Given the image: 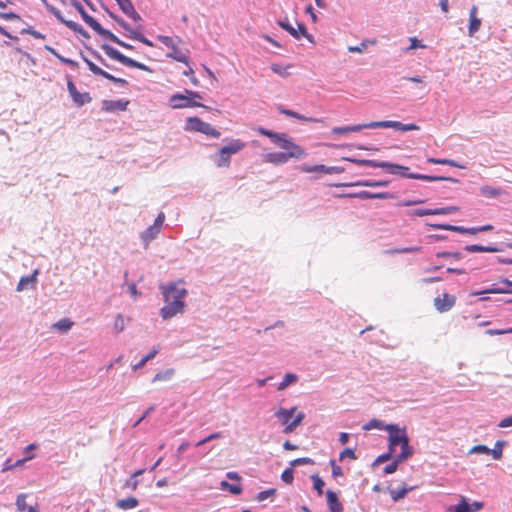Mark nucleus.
I'll use <instances>...</instances> for the list:
<instances>
[{
  "label": "nucleus",
  "instance_id": "1",
  "mask_svg": "<svg viewBox=\"0 0 512 512\" xmlns=\"http://www.w3.org/2000/svg\"><path fill=\"white\" fill-rule=\"evenodd\" d=\"M256 131L261 135L270 138L271 141L281 149L286 150L285 154L289 159H301L306 156V151L296 144L291 138H288L286 134L267 130L263 127H258Z\"/></svg>",
  "mask_w": 512,
  "mask_h": 512
},
{
  "label": "nucleus",
  "instance_id": "2",
  "mask_svg": "<svg viewBox=\"0 0 512 512\" xmlns=\"http://www.w3.org/2000/svg\"><path fill=\"white\" fill-rule=\"evenodd\" d=\"M385 430L389 434V450L395 452L396 447L399 445L401 452L399 453V460H407L412 454L413 450L409 445V438L405 428H399L397 425H386Z\"/></svg>",
  "mask_w": 512,
  "mask_h": 512
},
{
  "label": "nucleus",
  "instance_id": "3",
  "mask_svg": "<svg viewBox=\"0 0 512 512\" xmlns=\"http://www.w3.org/2000/svg\"><path fill=\"white\" fill-rule=\"evenodd\" d=\"M378 168H384L391 174H399L402 177H407L411 179H419L425 181H455V179L450 177L430 176L418 173H407V171L409 170L408 167L389 162H379Z\"/></svg>",
  "mask_w": 512,
  "mask_h": 512
},
{
  "label": "nucleus",
  "instance_id": "4",
  "mask_svg": "<svg viewBox=\"0 0 512 512\" xmlns=\"http://www.w3.org/2000/svg\"><path fill=\"white\" fill-rule=\"evenodd\" d=\"M196 99H202V96L192 90L185 89L183 94L176 93L169 98V104L173 109L193 108V107H204L201 103L197 102Z\"/></svg>",
  "mask_w": 512,
  "mask_h": 512
},
{
  "label": "nucleus",
  "instance_id": "5",
  "mask_svg": "<svg viewBox=\"0 0 512 512\" xmlns=\"http://www.w3.org/2000/svg\"><path fill=\"white\" fill-rule=\"evenodd\" d=\"M246 144L240 139H231L229 143L219 149L215 164L217 167L228 168L231 162V156L239 153L245 148Z\"/></svg>",
  "mask_w": 512,
  "mask_h": 512
},
{
  "label": "nucleus",
  "instance_id": "6",
  "mask_svg": "<svg viewBox=\"0 0 512 512\" xmlns=\"http://www.w3.org/2000/svg\"><path fill=\"white\" fill-rule=\"evenodd\" d=\"M81 15L83 17V20L85 23L92 28L96 33H98L100 36L108 38L109 40L113 41L114 43L126 48V49H132L133 46L121 41L117 36H115L112 32L109 30L104 29L101 24L92 16L88 15L83 9L81 10Z\"/></svg>",
  "mask_w": 512,
  "mask_h": 512
},
{
  "label": "nucleus",
  "instance_id": "7",
  "mask_svg": "<svg viewBox=\"0 0 512 512\" xmlns=\"http://www.w3.org/2000/svg\"><path fill=\"white\" fill-rule=\"evenodd\" d=\"M185 130L191 132H200L213 138H219L221 135L220 131L196 116L187 118Z\"/></svg>",
  "mask_w": 512,
  "mask_h": 512
},
{
  "label": "nucleus",
  "instance_id": "8",
  "mask_svg": "<svg viewBox=\"0 0 512 512\" xmlns=\"http://www.w3.org/2000/svg\"><path fill=\"white\" fill-rule=\"evenodd\" d=\"M157 39L163 43L166 47L171 49V52L167 54L169 58H172L178 62L184 63L188 65V56L182 50L178 48L179 43H181V39L179 37H169L164 35H159Z\"/></svg>",
  "mask_w": 512,
  "mask_h": 512
},
{
  "label": "nucleus",
  "instance_id": "9",
  "mask_svg": "<svg viewBox=\"0 0 512 512\" xmlns=\"http://www.w3.org/2000/svg\"><path fill=\"white\" fill-rule=\"evenodd\" d=\"M102 49L108 57H110L113 60L119 61L125 66L137 68L143 71H149V68L145 64L123 55L118 50L114 49L109 45H102Z\"/></svg>",
  "mask_w": 512,
  "mask_h": 512
},
{
  "label": "nucleus",
  "instance_id": "10",
  "mask_svg": "<svg viewBox=\"0 0 512 512\" xmlns=\"http://www.w3.org/2000/svg\"><path fill=\"white\" fill-rule=\"evenodd\" d=\"M162 293L165 301H184L187 290L179 283H172L162 287Z\"/></svg>",
  "mask_w": 512,
  "mask_h": 512
},
{
  "label": "nucleus",
  "instance_id": "11",
  "mask_svg": "<svg viewBox=\"0 0 512 512\" xmlns=\"http://www.w3.org/2000/svg\"><path fill=\"white\" fill-rule=\"evenodd\" d=\"M84 61L85 63L87 64L89 70L95 74V75H98V76H102L116 84H121V85H128V82L123 79V78H117L115 76H113L112 74L106 72L105 70H103L102 68H100L99 66H97L95 63H93L91 60H89L88 58H84Z\"/></svg>",
  "mask_w": 512,
  "mask_h": 512
},
{
  "label": "nucleus",
  "instance_id": "12",
  "mask_svg": "<svg viewBox=\"0 0 512 512\" xmlns=\"http://www.w3.org/2000/svg\"><path fill=\"white\" fill-rule=\"evenodd\" d=\"M184 311V301H165L161 309L163 319H169Z\"/></svg>",
  "mask_w": 512,
  "mask_h": 512
},
{
  "label": "nucleus",
  "instance_id": "13",
  "mask_svg": "<svg viewBox=\"0 0 512 512\" xmlns=\"http://www.w3.org/2000/svg\"><path fill=\"white\" fill-rule=\"evenodd\" d=\"M67 89L73 102L78 106H83L84 104L90 103L92 100L88 92L80 93L71 80L67 82Z\"/></svg>",
  "mask_w": 512,
  "mask_h": 512
},
{
  "label": "nucleus",
  "instance_id": "14",
  "mask_svg": "<svg viewBox=\"0 0 512 512\" xmlns=\"http://www.w3.org/2000/svg\"><path fill=\"white\" fill-rule=\"evenodd\" d=\"M455 303L456 297L448 293H443L434 299L435 309L440 313L449 311Z\"/></svg>",
  "mask_w": 512,
  "mask_h": 512
},
{
  "label": "nucleus",
  "instance_id": "15",
  "mask_svg": "<svg viewBox=\"0 0 512 512\" xmlns=\"http://www.w3.org/2000/svg\"><path fill=\"white\" fill-rule=\"evenodd\" d=\"M341 196L342 197H350V198H358V199H362V200H365V199H390V198L394 197L393 194H391L389 192L374 193V192H370V191H366V190L354 192V193H347V194H343Z\"/></svg>",
  "mask_w": 512,
  "mask_h": 512
},
{
  "label": "nucleus",
  "instance_id": "16",
  "mask_svg": "<svg viewBox=\"0 0 512 512\" xmlns=\"http://www.w3.org/2000/svg\"><path fill=\"white\" fill-rule=\"evenodd\" d=\"M280 26L288 31L294 38L299 39L301 36L308 39L310 42H313V37L310 35L304 24L299 23L298 29H295V27H292L288 22H280Z\"/></svg>",
  "mask_w": 512,
  "mask_h": 512
},
{
  "label": "nucleus",
  "instance_id": "17",
  "mask_svg": "<svg viewBox=\"0 0 512 512\" xmlns=\"http://www.w3.org/2000/svg\"><path fill=\"white\" fill-rule=\"evenodd\" d=\"M128 104L127 100H103L101 109L107 113L125 111Z\"/></svg>",
  "mask_w": 512,
  "mask_h": 512
},
{
  "label": "nucleus",
  "instance_id": "18",
  "mask_svg": "<svg viewBox=\"0 0 512 512\" xmlns=\"http://www.w3.org/2000/svg\"><path fill=\"white\" fill-rule=\"evenodd\" d=\"M119 5L120 9L125 13L128 17L132 18L135 22L141 20V16L135 10L132 2L130 0H115Z\"/></svg>",
  "mask_w": 512,
  "mask_h": 512
},
{
  "label": "nucleus",
  "instance_id": "19",
  "mask_svg": "<svg viewBox=\"0 0 512 512\" xmlns=\"http://www.w3.org/2000/svg\"><path fill=\"white\" fill-rule=\"evenodd\" d=\"M477 11V6L473 5L469 12V36H473L480 29L481 26V19L477 16Z\"/></svg>",
  "mask_w": 512,
  "mask_h": 512
},
{
  "label": "nucleus",
  "instance_id": "20",
  "mask_svg": "<svg viewBox=\"0 0 512 512\" xmlns=\"http://www.w3.org/2000/svg\"><path fill=\"white\" fill-rule=\"evenodd\" d=\"M300 171L302 172H305V173H325V174H332L336 171V168L335 167H327L325 165H313V166H310V165H307V164H303L301 165L300 167Z\"/></svg>",
  "mask_w": 512,
  "mask_h": 512
},
{
  "label": "nucleus",
  "instance_id": "21",
  "mask_svg": "<svg viewBox=\"0 0 512 512\" xmlns=\"http://www.w3.org/2000/svg\"><path fill=\"white\" fill-rule=\"evenodd\" d=\"M326 498L330 512H343V505L335 492L328 490L326 492Z\"/></svg>",
  "mask_w": 512,
  "mask_h": 512
},
{
  "label": "nucleus",
  "instance_id": "22",
  "mask_svg": "<svg viewBox=\"0 0 512 512\" xmlns=\"http://www.w3.org/2000/svg\"><path fill=\"white\" fill-rule=\"evenodd\" d=\"M285 152H270L264 155V161L273 165H281L288 162Z\"/></svg>",
  "mask_w": 512,
  "mask_h": 512
},
{
  "label": "nucleus",
  "instance_id": "23",
  "mask_svg": "<svg viewBox=\"0 0 512 512\" xmlns=\"http://www.w3.org/2000/svg\"><path fill=\"white\" fill-rule=\"evenodd\" d=\"M138 499L135 497H128L125 499H119L116 502V507L122 510H130L134 509L138 506Z\"/></svg>",
  "mask_w": 512,
  "mask_h": 512
},
{
  "label": "nucleus",
  "instance_id": "24",
  "mask_svg": "<svg viewBox=\"0 0 512 512\" xmlns=\"http://www.w3.org/2000/svg\"><path fill=\"white\" fill-rule=\"evenodd\" d=\"M387 180H363L354 184H347L346 186H363V187H385L388 186Z\"/></svg>",
  "mask_w": 512,
  "mask_h": 512
},
{
  "label": "nucleus",
  "instance_id": "25",
  "mask_svg": "<svg viewBox=\"0 0 512 512\" xmlns=\"http://www.w3.org/2000/svg\"><path fill=\"white\" fill-rule=\"evenodd\" d=\"M415 487H407L405 484H403L401 489L395 490L391 489L389 490V494L394 502H397L401 499H403L409 491H412Z\"/></svg>",
  "mask_w": 512,
  "mask_h": 512
},
{
  "label": "nucleus",
  "instance_id": "26",
  "mask_svg": "<svg viewBox=\"0 0 512 512\" xmlns=\"http://www.w3.org/2000/svg\"><path fill=\"white\" fill-rule=\"evenodd\" d=\"M296 410V407H292L291 409H279L275 416L283 423V424H289V420L292 418L294 412Z\"/></svg>",
  "mask_w": 512,
  "mask_h": 512
},
{
  "label": "nucleus",
  "instance_id": "27",
  "mask_svg": "<svg viewBox=\"0 0 512 512\" xmlns=\"http://www.w3.org/2000/svg\"><path fill=\"white\" fill-rule=\"evenodd\" d=\"M366 128V124H358L353 126L335 127L332 129L334 134H347L349 132H358Z\"/></svg>",
  "mask_w": 512,
  "mask_h": 512
},
{
  "label": "nucleus",
  "instance_id": "28",
  "mask_svg": "<svg viewBox=\"0 0 512 512\" xmlns=\"http://www.w3.org/2000/svg\"><path fill=\"white\" fill-rule=\"evenodd\" d=\"M160 231L161 229L157 227V225L153 224L141 234V238L145 242H150L160 233Z\"/></svg>",
  "mask_w": 512,
  "mask_h": 512
},
{
  "label": "nucleus",
  "instance_id": "29",
  "mask_svg": "<svg viewBox=\"0 0 512 512\" xmlns=\"http://www.w3.org/2000/svg\"><path fill=\"white\" fill-rule=\"evenodd\" d=\"M480 193L484 197L495 198L500 196L503 193V191L500 188L485 185L480 188Z\"/></svg>",
  "mask_w": 512,
  "mask_h": 512
},
{
  "label": "nucleus",
  "instance_id": "30",
  "mask_svg": "<svg viewBox=\"0 0 512 512\" xmlns=\"http://www.w3.org/2000/svg\"><path fill=\"white\" fill-rule=\"evenodd\" d=\"M465 250L468 252H499L500 249L494 246H482V245H467Z\"/></svg>",
  "mask_w": 512,
  "mask_h": 512
},
{
  "label": "nucleus",
  "instance_id": "31",
  "mask_svg": "<svg viewBox=\"0 0 512 512\" xmlns=\"http://www.w3.org/2000/svg\"><path fill=\"white\" fill-rule=\"evenodd\" d=\"M427 162L432 163V164L448 165V166L457 167L460 169L464 168V166L458 164L456 161H454L452 159H442V158L430 157L427 159Z\"/></svg>",
  "mask_w": 512,
  "mask_h": 512
},
{
  "label": "nucleus",
  "instance_id": "32",
  "mask_svg": "<svg viewBox=\"0 0 512 512\" xmlns=\"http://www.w3.org/2000/svg\"><path fill=\"white\" fill-rule=\"evenodd\" d=\"M344 160L350 161L359 166H369V167L378 168V165H379V161L371 160V159H355V158L345 157Z\"/></svg>",
  "mask_w": 512,
  "mask_h": 512
},
{
  "label": "nucleus",
  "instance_id": "33",
  "mask_svg": "<svg viewBox=\"0 0 512 512\" xmlns=\"http://www.w3.org/2000/svg\"><path fill=\"white\" fill-rule=\"evenodd\" d=\"M220 488L222 490H227L234 495H239L242 493V487L240 485V482H238V484H230L227 481H222L220 483Z\"/></svg>",
  "mask_w": 512,
  "mask_h": 512
},
{
  "label": "nucleus",
  "instance_id": "34",
  "mask_svg": "<svg viewBox=\"0 0 512 512\" xmlns=\"http://www.w3.org/2000/svg\"><path fill=\"white\" fill-rule=\"evenodd\" d=\"M391 128L395 129V130H398V131H402V132H405V131H413V130H418L419 127L416 125V124H403L401 122H398V121H392V125H391Z\"/></svg>",
  "mask_w": 512,
  "mask_h": 512
},
{
  "label": "nucleus",
  "instance_id": "35",
  "mask_svg": "<svg viewBox=\"0 0 512 512\" xmlns=\"http://www.w3.org/2000/svg\"><path fill=\"white\" fill-rule=\"evenodd\" d=\"M38 274V271L35 270L34 273L30 276L22 277L17 285V291L24 290L29 283H33L36 281V276Z\"/></svg>",
  "mask_w": 512,
  "mask_h": 512
},
{
  "label": "nucleus",
  "instance_id": "36",
  "mask_svg": "<svg viewBox=\"0 0 512 512\" xmlns=\"http://www.w3.org/2000/svg\"><path fill=\"white\" fill-rule=\"evenodd\" d=\"M305 415L304 413L300 412L293 421H291L284 429L285 433H291L295 430V428L300 425L302 420L304 419Z\"/></svg>",
  "mask_w": 512,
  "mask_h": 512
},
{
  "label": "nucleus",
  "instance_id": "37",
  "mask_svg": "<svg viewBox=\"0 0 512 512\" xmlns=\"http://www.w3.org/2000/svg\"><path fill=\"white\" fill-rule=\"evenodd\" d=\"M174 373H175V371L172 368L167 369L165 371L158 372L155 375V377L153 378V381L154 382H156V381H168V380H170L173 377Z\"/></svg>",
  "mask_w": 512,
  "mask_h": 512
},
{
  "label": "nucleus",
  "instance_id": "38",
  "mask_svg": "<svg viewBox=\"0 0 512 512\" xmlns=\"http://www.w3.org/2000/svg\"><path fill=\"white\" fill-rule=\"evenodd\" d=\"M157 353H158V349L153 348L145 357H143L140 360V362H138L137 364H135L133 366V370L142 368L149 360L153 359L157 355Z\"/></svg>",
  "mask_w": 512,
  "mask_h": 512
},
{
  "label": "nucleus",
  "instance_id": "39",
  "mask_svg": "<svg viewBox=\"0 0 512 512\" xmlns=\"http://www.w3.org/2000/svg\"><path fill=\"white\" fill-rule=\"evenodd\" d=\"M431 227L435 229H442L447 231H455L464 234V227L454 226L450 224H431Z\"/></svg>",
  "mask_w": 512,
  "mask_h": 512
},
{
  "label": "nucleus",
  "instance_id": "40",
  "mask_svg": "<svg viewBox=\"0 0 512 512\" xmlns=\"http://www.w3.org/2000/svg\"><path fill=\"white\" fill-rule=\"evenodd\" d=\"M297 378H298L297 375H295L293 373H287L285 375L284 379L282 380V382L279 384L278 390H284L290 384H292L295 381H297Z\"/></svg>",
  "mask_w": 512,
  "mask_h": 512
},
{
  "label": "nucleus",
  "instance_id": "41",
  "mask_svg": "<svg viewBox=\"0 0 512 512\" xmlns=\"http://www.w3.org/2000/svg\"><path fill=\"white\" fill-rule=\"evenodd\" d=\"M311 479L313 481V487L317 491L318 495L321 496L323 494V487L325 485L324 481L318 475H312Z\"/></svg>",
  "mask_w": 512,
  "mask_h": 512
},
{
  "label": "nucleus",
  "instance_id": "42",
  "mask_svg": "<svg viewBox=\"0 0 512 512\" xmlns=\"http://www.w3.org/2000/svg\"><path fill=\"white\" fill-rule=\"evenodd\" d=\"M457 211H459V207L448 206V207L433 209V215H448V214H452Z\"/></svg>",
  "mask_w": 512,
  "mask_h": 512
},
{
  "label": "nucleus",
  "instance_id": "43",
  "mask_svg": "<svg viewBox=\"0 0 512 512\" xmlns=\"http://www.w3.org/2000/svg\"><path fill=\"white\" fill-rule=\"evenodd\" d=\"M54 15L57 17V19H59L62 23H64L70 29H72L74 31H80L81 30V27L77 23H75L73 21H67V20L63 19V17L61 16L59 11H55Z\"/></svg>",
  "mask_w": 512,
  "mask_h": 512
},
{
  "label": "nucleus",
  "instance_id": "44",
  "mask_svg": "<svg viewBox=\"0 0 512 512\" xmlns=\"http://www.w3.org/2000/svg\"><path fill=\"white\" fill-rule=\"evenodd\" d=\"M453 512H470V506L465 497L461 498V501L452 508Z\"/></svg>",
  "mask_w": 512,
  "mask_h": 512
},
{
  "label": "nucleus",
  "instance_id": "45",
  "mask_svg": "<svg viewBox=\"0 0 512 512\" xmlns=\"http://www.w3.org/2000/svg\"><path fill=\"white\" fill-rule=\"evenodd\" d=\"M16 505L19 511L21 512H29L31 507H28L26 504V496L24 494H20L16 499Z\"/></svg>",
  "mask_w": 512,
  "mask_h": 512
},
{
  "label": "nucleus",
  "instance_id": "46",
  "mask_svg": "<svg viewBox=\"0 0 512 512\" xmlns=\"http://www.w3.org/2000/svg\"><path fill=\"white\" fill-rule=\"evenodd\" d=\"M289 68H290V66L284 67V66H281V65L275 64V63H273L271 65V70L275 74H278V75H280L282 77H287L289 75V72H288Z\"/></svg>",
  "mask_w": 512,
  "mask_h": 512
},
{
  "label": "nucleus",
  "instance_id": "47",
  "mask_svg": "<svg viewBox=\"0 0 512 512\" xmlns=\"http://www.w3.org/2000/svg\"><path fill=\"white\" fill-rule=\"evenodd\" d=\"M503 445L504 442L498 441L496 442L494 449H490V454L494 459L499 460L502 457Z\"/></svg>",
  "mask_w": 512,
  "mask_h": 512
},
{
  "label": "nucleus",
  "instance_id": "48",
  "mask_svg": "<svg viewBox=\"0 0 512 512\" xmlns=\"http://www.w3.org/2000/svg\"><path fill=\"white\" fill-rule=\"evenodd\" d=\"M276 494V489L271 488L264 491H261L257 494L256 499L259 502H262L270 497H273Z\"/></svg>",
  "mask_w": 512,
  "mask_h": 512
},
{
  "label": "nucleus",
  "instance_id": "49",
  "mask_svg": "<svg viewBox=\"0 0 512 512\" xmlns=\"http://www.w3.org/2000/svg\"><path fill=\"white\" fill-rule=\"evenodd\" d=\"M385 426L381 421L377 419H372L368 423H366L363 426L364 430H371V429H385Z\"/></svg>",
  "mask_w": 512,
  "mask_h": 512
},
{
  "label": "nucleus",
  "instance_id": "50",
  "mask_svg": "<svg viewBox=\"0 0 512 512\" xmlns=\"http://www.w3.org/2000/svg\"><path fill=\"white\" fill-rule=\"evenodd\" d=\"M403 461L404 460H399V454L396 455L395 460L384 468V473L385 474L394 473L397 470L399 463H401Z\"/></svg>",
  "mask_w": 512,
  "mask_h": 512
},
{
  "label": "nucleus",
  "instance_id": "51",
  "mask_svg": "<svg viewBox=\"0 0 512 512\" xmlns=\"http://www.w3.org/2000/svg\"><path fill=\"white\" fill-rule=\"evenodd\" d=\"M392 121H376L366 124V128H391Z\"/></svg>",
  "mask_w": 512,
  "mask_h": 512
},
{
  "label": "nucleus",
  "instance_id": "52",
  "mask_svg": "<svg viewBox=\"0 0 512 512\" xmlns=\"http://www.w3.org/2000/svg\"><path fill=\"white\" fill-rule=\"evenodd\" d=\"M131 38L134 40L140 41L141 43H143L147 46H150V47L153 46V43L149 39H147L145 36H143L142 34L136 32V31H131Z\"/></svg>",
  "mask_w": 512,
  "mask_h": 512
},
{
  "label": "nucleus",
  "instance_id": "53",
  "mask_svg": "<svg viewBox=\"0 0 512 512\" xmlns=\"http://www.w3.org/2000/svg\"><path fill=\"white\" fill-rule=\"evenodd\" d=\"M72 324L73 323L69 319L64 318L59 320L54 326L61 331H68Z\"/></svg>",
  "mask_w": 512,
  "mask_h": 512
},
{
  "label": "nucleus",
  "instance_id": "54",
  "mask_svg": "<svg viewBox=\"0 0 512 512\" xmlns=\"http://www.w3.org/2000/svg\"><path fill=\"white\" fill-rule=\"evenodd\" d=\"M221 437H222V434L220 432L212 433V434L208 435L207 437L203 438L202 440L198 441L196 443V447L202 446V445L206 444L209 441H212V440H215V439H219Z\"/></svg>",
  "mask_w": 512,
  "mask_h": 512
},
{
  "label": "nucleus",
  "instance_id": "55",
  "mask_svg": "<svg viewBox=\"0 0 512 512\" xmlns=\"http://www.w3.org/2000/svg\"><path fill=\"white\" fill-rule=\"evenodd\" d=\"M339 458H340V460H343L345 458H349L351 460H355L357 457H356L355 451L352 448H345L340 453Z\"/></svg>",
  "mask_w": 512,
  "mask_h": 512
},
{
  "label": "nucleus",
  "instance_id": "56",
  "mask_svg": "<svg viewBox=\"0 0 512 512\" xmlns=\"http://www.w3.org/2000/svg\"><path fill=\"white\" fill-rule=\"evenodd\" d=\"M114 328L117 330V332H122L125 329V321L122 315H117L114 321Z\"/></svg>",
  "mask_w": 512,
  "mask_h": 512
},
{
  "label": "nucleus",
  "instance_id": "57",
  "mask_svg": "<svg viewBox=\"0 0 512 512\" xmlns=\"http://www.w3.org/2000/svg\"><path fill=\"white\" fill-rule=\"evenodd\" d=\"M469 453L470 454H474V453L490 454V449L485 445H476L470 449Z\"/></svg>",
  "mask_w": 512,
  "mask_h": 512
},
{
  "label": "nucleus",
  "instance_id": "58",
  "mask_svg": "<svg viewBox=\"0 0 512 512\" xmlns=\"http://www.w3.org/2000/svg\"><path fill=\"white\" fill-rule=\"evenodd\" d=\"M313 460L311 458H308V457H302V458H297L293 461L290 462L291 466H299V465H305V464H313Z\"/></svg>",
  "mask_w": 512,
  "mask_h": 512
},
{
  "label": "nucleus",
  "instance_id": "59",
  "mask_svg": "<svg viewBox=\"0 0 512 512\" xmlns=\"http://www.w3.org/2000/svg\"><path fill=\"white\" fill-rule=\"evenodd\" d=\"M512 333V328L507 329H489L486 331V334L488 335H504V334H510Z\"/></svg>",
  "mask_w": 512,
  "mask_h": 512
},
{
  "label": "nucleus",
  "instance_id": "60",
  "mask_svg": "<svg viewBox=\"0 0 512 512\" xmlns=\"http://www.w3.org/2000/svg\"><path fill=\"white\" fill-rule=\"evenodd\" d=\"M421 247L419 246H411V247H404V248H398L395 249L394 252L396 253H414V252H420Z\"/></svg>",
  "mask_w": 512,
  "mask_h": 512
},
{
  "label": "nucleus",
  "instance_id": "61",
  "mask_svg": "<svg viewBox=\"0 0 512 512\" xmlns=\"http://www.w3.org/2000/svg\"><path fill=\"white\" fill-rule=\"evenodd\" d=\"M281 478L284 482L291 484L294 479L292 469L288 468V469L284 470L281 475Z\"/></svg>",
  "mask_w": 512,
  "mask_h": 512
},
{
  "label": "nucleus",
  "instance_id": "62",
  "mask_svg": "<svg viewBox=\"0 0 512 512\" xmlns=\"http://www.w3.org/2000/svg\"><path fill=\"white\" fill-rule=\"evenodd\" d=\"M113 18L124 30H126L128 32L129 37L131 38V31H134V30L130 27V25L121 18H118V17H113Z\"/></svg>",
  "mask_w": 512,
  "mask_h": 512
},
{
  "label": "nucleus",
  "instance_id": "63",
  "mask_svg": "<svg viewBox=\"0 0 512 512\" xmlns=\"http://www.w3.org/2000/svg\"><path fill=\"white\" fill-rule=\"evenodd\" d=\"M412 215L418 217L433 215V209H416L412 212Z\"/></svg>",
  "mask_w": 512,
  "mask_h": 512
},
{
  "label": "nucleus",
  "instance_id": "64",
  "mask_svg": "<svg viewBox=\"0 0 512 512\" xmlns=\"http://www.w3.org/2000/svg\"><path fill=\"white\" fill-rule=\"evenodd\" d=\"M498 426L501 428H507V427L512 426V415L502 419L499 422Z\"/></svg>",
  "mask_w": 512,
  "mask_h": 512
}]
</instances>
